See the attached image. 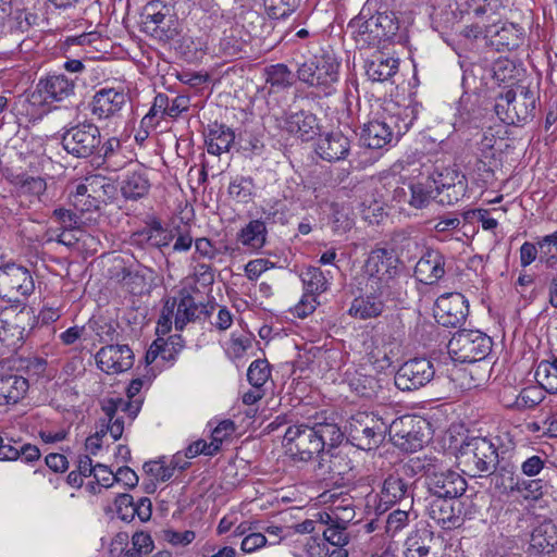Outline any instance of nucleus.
Masks as SVG:
<instances>
[{
	"label": "nucleus",
	"instance_id": "nucleus-51",
	"mask_svg": "<svg viewBox=\"0 0 557 557\" xmlns=\"http://www.w3.org/2000/svg\"><path fill=\"white\" fill-rule=\"evenodd\" d=\"M394 444L401 450L413 453L423 446V438L416 431H400L393 436Z\"/></svg>",
	"mask_w": 557,
	"mask_h": 557
},
{
	"label": "nucleus",
	"instance_id": "nucleus-39",
	"mask_svg": "<svg viewBox=\"0 0 557 557\" xmlns=\"http://www.w3.org/2000/svg\"><path fill=\"white\" fill-rule=\"evenodd\" d=\"M234 140L235 134L230 127L215 123L209 128L206 137L208 153L220 156L230 150Z\"/></svg>",
	"mask_w": 557,
	"mask_h": 557
},
{
	"label": "nucleus",
	"instance_id": "nucleus-57",
	"mask_svg": "<svg viewBox=\"0 0 557 557\" xmlns=\"http://www.w3.org/2000/svg\"><path fill=\"white\" fill-rule=\"evenodd\" d=\"M347 527L342 523H333L322 531L323 537L333 546H344L348 543Z\"/></svg>",
	"mask_w": 557,
	"mask_h": 557
},
{
	"label": "nucleus",
	"instance_id": "nucleus-30",
	"mask_svg": "<svg viewBox=\"0 0 557 557\" xmlns=\"http://www.w3.org/2000/svg\"><path fill=\"white\" fill-rule=\"evenodd\" d=\"M315 151L329 162L344 160L350 151V140L339 131L330 132L321 135Z\"/></svg>",
	"mask_w": 557,
	"mask_h": 557
},
{
	"label": "nucleus",
	"instance_id": "nucleus-49",
	"mask_svg": "<svg viewBox=\"0 0 557 557\" xmlns=\"http://www.w3.org/2000/svg\"><path fill=\"white\" fill-rule=\"evenodd\" d=\"M177 297H170L164 301L161 315L157 323V334L165 335L172 329V323L175 321V313L177 310Z\"/></svg>",
	"mask_w": 557,
	"mask_h": 557
},
{
	"label": "nucleus",
	"instance_id": "nucleus-32",
	"mask_svg": "<svg viewBox=\"0 0 557 557\" xmlns=\"http://www.w3.org/2000/svg\"><path fill=\"white\" fill-rule=\"evenodd\" d=\"M318 469L321 471L320 474H327L330 479H344L354 469V463L348 454L339 449L335 453H323Z\"/></svg>",
	"mask_w": 557,
	"mask_h": 557
},
{
	"label": "nucleus",
	"instance_id": "nucleus-61",
	"mask_svg": "<svg viewBox=\"0 0 557 557\" xmlns=\"http://www.w3.org/2000/svg\"><path fill=\"white\" fill-rule=\"evenodd\" d=\"M547 462V458H542L537 455H533L528 457L521 463V472L527 476H535L541 473V471L545 468Z\"/></svg>",
	"mask_w": 557,
	"mask_h": 557
},
{
	"label": "nucleus",
	"instance_id": "nucleus-21",
	"mask_svg": "<svg viewBox=\"0 0 557 557\" xmlns=\"http://www.w3.org/2000/svg\"><path fill=\"white\" fill-rule=\"evenodd\" d=\"M76 78L69 77L63 73H53L38 81L36 92L45 103L49 104L65 101L74 96Z\"/></svg>",
	"mask_w": 557,
	"mask_h": 557
},
{
	"label": "nucleus",
	"instance_id": "nucleus-5",
	"mask_svg": "<svg viewBox=\"0 0 557 557\" xmlns=\"http://www.w3.org/2000/svg\"><path fill=\"white\" fill-rule=\"evenodd\" d=\"M387 423L372 412H357L347 421L348 442L361 450L377 448L384 441Z\"/></svg>",
	"mask_w": 557,
	"mask_h": 557
},
{
	"label": "nucleus",
	"instance_id": "nucleus-63",
	"mask_svg": "<svg viewBox=\"0 0 557 557\" xmlns=\"http://www.w3.org/2000/svg\"><path fill=\"white\" fill-rule=\"evenodd\" d=\"M52 216L61 224V227L78 228L79 218L69 209L57 208L53 210Z\"/></svg>",
	"mask_w": 557,
	"mask_h": 557
},
{
	"label": "nucleus",
	"instance_id": "nucleus-47",
	"mask_svg": "<svg viewBox=\"0 0 557 557\" xmlns=\"http://www.w3.org/2000/svg\"><path fill=\"white\" fill-rule=\"evenodd\" d=\"M253 180L249 176H238L231 182L228 186V195L239 201L248 202L253 194Z\"/></svg>",
	"mask_w": 557,
	"mask_h": 557
},
{
	"label": "nucleus",
	"instance_id": "nucleus-48",
	"mask_svg": "<svg viewBox=\"0 0 557 557\" xmlns=\"http://www.w3.org/2000/svg\"><path fill=\"white\" fill-rule=\"evenodd\" d=\"M271 375L268 360L257 359L251 362L247 371V379L255 388H261Z\"/></svg>",
	"mask_w": 557,
	"mask_h": 557
},
{
	"label": "nucleus",
	"instance_id": "nucleus-31",
	"mask_svg": "<svg viewBox=\"0 0 557 557\" xmlns=\"http://www.w3.org/2000/svg\"><path fill=\"white\" fill-rule=\"evenodd\" d=\"M409 189V206L414 209H424L431 201L437 198L436 191L437 180L436 172L422 177L417 181H412L408 184Z\"/></svg>",
	"mask_w": 557,
	"mask_h": 557
},
{
	"label": "nucleus",
	"instance_id": "nucleus-42",
	"mask_svg": "<svg viewBox=\"0 0 557 557\" xmlns=\"http://www.w3.org/2000/svg\"><path fill=\"white\" fill-rule=\"evenodd\" d=\"M544 398V389L540 385H531L522 388L515 397L513 403L508 406L518 410L532 409L540 405Z\"/></svg>",
	"mask_w": 557,
	"mask_h": 557
},
{
	"label": "nucleus",
	"instance_id": "nucleus-46",
	"mask_svg": "<svg viewBox=\"0 0 557 557\" xmlns=\"http://www.w3.org/2000/svg\"><path fill=\"white\" fill-rule=\"evenodd\" d=\"M294 75L287 65L278 63L267 69V83L272 88L284 89L293 84Z\"/></svg>",
	"mask_w": 557,
	"mask_h": 557
},
{
	"label": "nucleus",
	"instance_id": "nucleus-1",
	"mask_svg": "<svg viewBox=\"0 0 557 557\" xmlns=\"http://www.w3.org/2000/svg\"><path fill=\"white\" fill-rule=\"evenodd\" d=\"M406 474H423L429 497L461 498L467 491V481L449 469L443 453H430L412 457L403 467Z\"/></svg>",
	"mask_w": 557,
	"mask_h": 557
},
{
	"label": "nucleus",
	"instance_id": "nucleus-6",
	"mask_svg": "<svg viewBox=\"0 0 557 557\" xmlns=\"http://www.w3.org/2000/svg\"><path fill=\"white\" fill-rule=\"evenodd\" d=\"M354 39L358 47L376 46L392 39L398 32V22L393 13H377L368 20L356 17L350 21Z\"/></svg>",
	"mask_w": 557,
	"mask_h": 557
},
{
	"label": "nucleus",
	"instance_id": "nucleus-45",
	"mask_svg": "<svg viewBox=\"0 0 557 557\" xmlns=\"http://www.w3.org/2000/svg\"><path fill=\"white\" fill-rule=\"evenodd\" d=\"M300 0H263L269 17L284 20L292 15L299 7Z\"/></svg>",
	"mask_w": 557,
	"mask_h": 557
},
{
	"label": "nucleus",
	"instance_id": "nucleus-20",
	"mask_svg": "<svg viewBox=\"0 0 557 557\" xmlns=\"http://www.w3.org/2000/svg\"><path fill=\"white\" fill-rule=\"evenodd\" d=\"M106 178L99 175L86 177L83 183L76 185L71 194L72 205L82 212L98 210L103 201Z\"/></svg>",
	"mask_w": 557,
	"mask_h": 557
},
{
	"label": "nucleus",
	"instance_id": "nucleus-12",
	"mask_svg": "<svg viewBox=\"0 0 557 557\" xmlns=\"http://www.w3.org/2000/svg\"><path fill=\"white\" fill-rule=\"evenodd\" d=\"M35 288L33 276L25 267L8 263L0 267V297L18 302L29 296Z\"/></svg>",
	"mask_w": 557,
	"mask_h": 557
},
{
	"label": "nucleus",
	"instance_id": "nucleus-29",
	"mask_svg": "<svg viewBox=\"0 0 557 557\" xmlns=\"http://www.w3.org/2000/svg\"><path fill=\"white\" fill-rule=\"evenodd\" d=\"M445 274V258L434 249L426 250L414 267V276L423 284L431 285Z\"/></svg>",
	"mask_w": 557,
	"mask_h": 557
},
{
	"label": "nucleus",
	"instance_id": "nucleus-64",
	"mask_svg": "<svg viewBox=\"0 0 557 557\" xmlns=\"http://www.w3.org/2000/svg\"><path fill=\"white\" fill-rule=\"evenodd\" d=\"M267 544V537L261 533H251L244 537L240 548L245 553H253Z\"/></svg>",
	"mask_w": 557,
	"mask_h": 557
},
{
	"label": "nucleus",
	"instance_id": "nucleus-8",
	"mask_svg": "<svg viewBox=\"0 0 557 557\" xmlns=\"http://www.w3.org/2000/svg\"><path fill=\"white\" fill-rule=\"evenodd\" d=\"M141 30L162 42L174 39L178 33L171 5L161 0L147 2L141 12Z\"/></svg>",
	"mask_w": 557,
	"mask_h": 557
},
{
	"label": "nucleus",
	"instance_id": "nucleus-59",
	"mask_svg": "<svg viewBox=\"0 0 557 557\" xmlns=\"http://www.w3.org/2000/svg\"><path fill=\"white\" fill-rule=\"evenodd\" d=\"M165 350H169V343H165L161 337L157 338L146 352V363H152L159 356L166 361L174 360L173 352L165 355Z\"/></svg>",
	"mask_w": 557,
	"mask_h": 557
},
{
	"label": "nucleus",
	"instance_id": "nucleus-14",
	"mask_svg": "<svg viewBox=\"0 0 557 557\" xmlns=\"http://www.w3.org/2000/svg\"><path fill=\"white\" fill-rule=\"evenodd\" d=\"M426 511L430 519L444 530L462 525L468 515L461 498L429 497Z\"/></svg>",
	"mask_w": 557,
	"mask_h": 557
},
{
	"label": "nucleus",
	"instance_id": "nucleus-18",
	"mask_svg": "<svg viewBox=\"0 0 557 557\" xmlns=\"http://www.w3.org/2000/svg\"><path fill=\"white\" fill-rule=\"evenodd\" d=\"M404 546L405 557H442V540L428 525L412 530Z\"/></svg>",
	"mask_w": 557,
	"mask_h": 557
},
{
	"label": "nucleus",
	"instance_id": "nucleus-33",
	"mask_svg": "<svg viewBox=\"0 0 557 557\" xmlns=\"http://www.w3.org/2000/svg\"><path fill=\"white\" fill-rule=\"evenodd\" d=\"M29 388L28 381L14 373L0 375V406L14 405L24 398Z\"/></svg>",
	"mask_w": 557,
	"mask_h": 557
},
{
	"label": "nucleus",
	"instance_id": "nucleus-38",
	"mask_svg": "<svg viewBox=\"0 0 557 557\" xmlns=\"http://www.w3.org/2000/svg\"><path fill=\"white\" fill-rule=\"evenodd\" d=\"M150 180L145 169L128 171L121 184V193L124 198L137 200L148 195Z\"/></svg>",
	"mask_w": 557,
	"mask_h": 557
},
{
	"label": "nucleus",
	"instance_id": "nucleus-22",
	"mask_svg": "<svg viewBox=\"0 0 557 557\" xmlns=\"http://www.w3.org/2000/svg\"><path fill=\"white\" fill-rule=\"evenodd\" d=\"M379 497V504L375 508L376 512L383 513L392 506L410 500L412 505L413 494L411 485L400 475L398 471L389 473L383 481Z\"/></svg>",
	"mask_w": 557,
	"mask_h": 557
},
{
	"label": "nucleus",
	"instance_id": "nucleus-16",
	"mask_svg": "<svg viewBox=\"0 0 557 557\" xmlns=\"http://www.w3.org/2000/svg\"><path fill=\"white\" fill-rule=\"evenodd\" d=\"M469 313V305L460 293H447L441 295L435 301L436 321L446 327H456L466 321Z\"/></svg>",
	"mask_w": 557,
	"mask_h": 557
},
{
	"label": "nucleus",
	"instance_id": "nucleus-11",
	"mask_svg": "<svg viewBox=\"0 0 557 557\" xmlns=\"http://www.w3.org/2000/svg\"><path fill=\"white\" fill-rule=\"evenodd\" d=\"M412 121L405 122L396 114L384 116L366 123L361 129L360 140L371 149H381L396 136L404 135Z\"/></svg>",
	"mask_w": 557,
	"mask_h": 557
},
{
	"label": "nucleus",
	"instance_id": "nucleus-41",
	"mask_svg": "<svg viewBox=\"0 0 557 557\" xmlns=\"http://www.w3.org/2000/svg\"><path fill=\"white\" fill-rule=\"evenodd\" d=\"M535 380L549 394H557V357L542 360L535 370Z\"/></svg>",
	"mask_w": 557,
	"mask_h": 557
},
{
	"label": "nucleus",
	"instance_id": "nucleus-19",
	"mask_svg": "<svg viewBox=\"0 0 557 557\" xmlns=\"http://www.w3.org/2000/svg\"><path fill=\"white\" fill-rule=\"evenodd\" d=\"M484 28V39L497 51L513 50L522 42V28L512 23L499 25V21L492 16Z\"/></svg>",
	"mask_w": 557,
	"mask_h": 557
},
{
	"label": "nucleus",
	"instance_id": "nucleus-56",
	"mask_svg": "<svg viewBox=\"0 0 557 557\" xmlns=\"http://www.w3.org/2000/svg\"><path fill=\"white\" fill-rule=\"evenodd\" d=\"M134 498L129 494H120L116 496L114 505L119 518L123 521L131 522L136 513L134 509Z\"/></svg>",
	"mask_w": 557,
	"mask_h": 557
},
{
	"label": "nucleus",
	"instance_id": "nucleus-54",
	"mask_svg": "<svg viewBox=\"0 0 557 557\" xmlns=\"http://www.w3.org/2000/svg\"><path fill=\"white\" fill-rule=\"evenodd\" d=\"M144 470L157 481L166 482L173 476V467L169 466L165 457L152 460L144 465Z\"/></svg>",
	"mask_w": 557,
	"mask_h": 557
},
{
	"label": "nucleus",
	"instance_id": "nucleus-35",
	"mask_svg": "<svg viewBox=\"0 0 557 557\" xmlns=\"http://www.w3.org/2000/svg\"><path fill=\"white\" fill-rule=\"evenodd\" d=\"M397 59L386 57L383 53H375L366 63V74L372 82H385L392 78L398 71Z\"/></svg>",
	"mask_w": 557,
	"mask_h": 557
},
{
	"label": "nucleus",
	"instance_id": "nucleus-27",
	"mask_svg": "<svg viewBox=\"0 0 557 557\" xmlns=\"http://www.w3.org/2000/svg\"><path fill=\"white\" fill-rule=\"evenodd\" d=\"M28 312L13 308L0 310V342L8 347H16L23 342L25 326L23 323Z\"/></svg>",
	"mask_w": 557,
	"mask_h": 557
},
{
	"label": "nucleus",
	"instance_id": "nucleus-40",
	"mask_svg": "<svg viewBox=\"0 0 557 557\" xmlns=\"http://www.w3.org/2000/svg\"><path fill=\"white\" fill-rule=\"evenodd\" d=\"M267 226L261 220H252L238 233V240L251 249H261L267 240Z\"/></svg>",
	"mask_w": 557,
	"mask_h": 557
},
{
	"label": "nucleus",
	"instance_id": "nucleus-52",
	"mask_svg": "<svg viewBox=\"0 0 557 557\" xmlns=\"http://www.w3.org/2000/svg\"><path fill=\"white\" fill-rule=\"evenodd\" d=\"M16 185L24 194L32 196H41L47 189L46 181L40 176H30L27 174L16 176Z\"/></svg>",
	"mask_w": 557,
	"mask_h": 557
},
{
	"label": "nucleus",
	"instance_id": "nucleus-36",
	"mask_svg": "<svg viewBox=\"0 0 557 557\" xmlns=\"http://www.w3.org/2000/svg\"><path fill=\"white\" fill-rule=\"evenodd\" d=\"M530 546L539 554H549L557 549V524L546 520L531 534Z\"/></svg>",
	"mask_w": 557,
	"mask_h": 557
},
{
	"label": "nucleus",
	"instance_id": "nucleus-3",
	"mask_svg": "<svg viewBox=\"0 0 557 557\" xmlns=\"http://www.w3.org/2000/svg\"><path fill=\"white\" fill-rule=\"evenodd\" d=\"M339 62L331 52H322L297 64V78L307 86L315 88L325 97L336 91Z\"/></svg>",
	"mask_w": 557,
	"mask_h": 557
},
{
	"label": "nucleus",
	"instance_id": "nucleus-37",
	"mask_svg": "<svg viewBox=\"0 0 557 557\" xmlns=\"http://www.w3.org/2000/svg\"><path fill=\"white\" fill-rule=\"evenodd\" d=\"M456 177L448 171L446 174L436 172L438 187L436 195L441 205L451 206L465 196L466 185L462 181L455 182Z\"/></svg>",
	"mask_w": 557,
	"mask_h": 557
},
{
	"label": "nucleus",
	"instance_id": "nucleus-60",
	"mask_svg": "<svg viewBox=\"0 0 557 557\" xmlns=\"http://www.w3.org/2000/svg\"><path fill=\"white\" fill-rule=\"evenodd\" d=\"M354 226V220L349 214L339 209H335L332 215V230L336 234H345Z\"/></svg>",
	"mask_w": 557,
	"mask_h": 557
},
{
	"label": "nucleus",
	"instance_id": "nucleus-43",
	"mask_svg": "<svg viewBox=\"0 0 557 557\" xmlns=\"http://www.w3.org/2000/svg\"><path fill=\"white\" fill-rule=\"evenodd\" d=\"M513 481V479H511ZM546 483L543 479H520L517 478L509 486L511 492L519 493L525 499L536 500L543 496Z\"/></svg>",
	"mask_w": 557,
	"mask_h": 557
},
{
	"label": "nucleus",
	"instance_id": "nucleus-50",
	"mask_svg": "<svg viewBox=\"0 0 557 557\" xmlns=\"http://www.w3.org/2000/svg\"><path fill=\"white\" fill-rule=\"evenodd\" d=\"M540 261L547 267L557 263V236L548 234L537 239Z\"/></svg>",
	"mask_w": 557,
	"mask_h": 557
},
{
	"label": "nucleus",
	"instance_id": "nucleus-62",
	"mask_svg": "<svg viewBox=\"0 0 557 557\" xmlns=\"http://www.w3.org/2000/svg\"><path fill=\"white\" fill-rule=\"evenodd\" d=\"M273 265L274 264L267 259L251 260L245 265V273L249 281H257L263 272L273 268Z\"/></svg>",
	"mask_w": 557,
	"mask_h": 557
},
{
	"label": "nucleus",
	"instance_id": "nucleus-15",
	"mask_svg": "<svg viewBox=\"0 0 557 557\" xmlns=\"http://www.w3.org/2000/svg\"><path fill=\"white\" fill-rule=\"evenodd\" d=\"M435 375L433 363L426 358H412L397 370L394 381L398 389L417 391L429 384Z\"/></svg>",
	"mask_w": 557,
	"mask_h": 557
},
{
	"label": "nucleus",
	"instance_id": "nucleus-2",
	"mask_svg": "<svg viewBox=\"0 0 557 557\" xmlns=\"http://www.w3.org/2000/svg\"><path fill=\"white\" fill-rule=\"evenodd\" d=\"M399 258L392 249H372L364 263V273L368 276L367 287L376 288L385 298L406 296L399 281Z\"/></svg>",
	"mask_w": 557,
	"mask_h": 557
},
{
	"label": "nucleus",
	"instance_id": "nucleus-9",
	"mask_svg": "<svg viewBox=\"0 0 557 557\" xmlns=\"http://www.w3.org/2000/svg\"><path fill=\"white\" fill-rule=\"evenodd\" d=\"M283 446L294 461L308 462L314 456L323 454L317 432L308 423L288 426L283 437Z\"/></svg>",
	"mask_w": 557,
	"mask_h": 557
},
{
	"label": "nucleus",
	"instance_id": "nucleus-24",
	"mask_svg": "<svg viewBox=\"0 0 557 557\" xmlns=\"http://www.w3.org/2000/svg\"><path fill=\"white\" fill-rule=\"evenodd\" d=\"M126 101L127 94L123 89L101 88L92 96L90 113L98 121L113 119L120 114Z\"/></svg>",
	"mask_w": 557,
	"mask_h": 557
},
{
	"label": "nucleus",
	"instance_id": "nucleus-13",
	"mask_svg": "<svg viewBox=\"0 0 557 557\" xmlns=\"http://www.w3.org/2000/svg\"><path fill=\"white\" fill-rule=\"evenodd\" d=\"M536 98L534 94L522 87L520 92L508 90L505 95L500 96L499 102L496 103V112L505 110L506 117L504 119L509 124L522 125L532 120L535 111Z\"/></svg>",
	"mask_w": 557,
	"mask_h": 557
},
{
	"label": "nucleus",
	"instance_id": "nucleus-4",
	"mask_svg": "<svg viewBox=\"0 0 557 557\" xmlns=\"http://www.w3.org/2000/svg\"><path fill=\"white\" fill-rule=\"evenodd\" d=\"M458 465L471 476L492 473L498 463L495 445L486 437H471L459 449Z\"/></svg>",
	"mask_w": 557,
	"mask_h": 557
},
{
	"label": "nucleus",
	"instance_id": "nucleus-25",
	"mask_svg": "<svg viewBox=\"0 0 557 557\" xmlns=\"http://www.w3.org/2000/svg\"><path fill=\"white\" fill-rule=\"evenodd\" d=\"M98 368L107 374L129 370L134 364V354L127 345H108L96 354Z\"/></svg>",
	"mask_w": 557,
	"mask_h": 557
},
{
	"label": "nucleus",
	"instance_id": "nucleus-23",
	"mask_svg": "<svg viewBox=\"0 0 557 557\" xmlns=\"http://www.w3.org/2000/svg\"><path fill=\"white\" fill-rule=\"evenodd\" d=\"M176 297L178 308L174 324L178 331L184 330L189 322L209 318L216 307L215 304L197 302L187 288L180 289Z\"/></svg>",
	"mask_w": 557,
	"mask_h": 557
},
{
	"label": "nucleus",
	"instance_id": "nucleus-55",
	"mask_svg": "<svg viewBox=\"0 0 557 557\" xmlns=\"http://www.w3.org/2000/svg\"><path fill=\"white\" fill-rule=\"evenodd\" d=\"M410 510L396 509L386 519L385 530L389 536H395L409 523Z\"/></svg>",
	"mask_w": 557,
	"mask_h": 557
},
{
	"label": "nucleus",
	"instance_id": "nucleus-58",
	"mask_svg": "<svg viewBox=\"0 0 557 557\" xmlns=\"http://www.w3.org/2000/svg\"><path fill=\"white\" fill-rule=\"evenodd\" d=\"M331 510L334 515L336 523L342 525H348V523L355 518V508L351 503V498H344L341 504L333 505Z\"/></svg>",
	"mask_w": 557,
	"mask_h": 557
},
{
	"label": "nucleus",
	"instance_id": "nucleus-44",
	"mask_svg": "<svg viewBox=\"0 0 557 557\" xmlns=\"http://www.w3.org/2000/svg\"><path fill=\"white\" fill-rule=\"evenodd\" d=\"M301 280L306 290L312 296L324 293L329 286V280L317 267L307 268L301 274Z\"/></svg>",
	"mask_w": 557,
	"mask_h": 557
},
{
	"label": "nucleus",
	"instance_id": "nucleus-10",
	"mask_svg": "<svg viewBox=\"0 0 557 557\" xmlns=\"http://www.w3.org/2000/svg\"><path fill=\"white\" fill-rule=\"evenodd\" d=\"M61 144L69 154L76 158H88L100 147V129L91 122L78 123L64 131Z\"/></svg>",
	"mask_w": 557,
	"mask_h": 557
},
{
	"label": "nucleus",
	"instance_id": "nucleus-26",
	"mask_svg": "<svg viewBox=\"0 0 557 557\" xmlns=\"http://www.w3.org/2000/svg\"><path fill=\"white\" fill-rule=\"evenodd\" d=\"M277 122L281 129L302 141H309L319 134L318 119L309 111L284 113L282 117L277 119Z\"/></svg>",
	"mask_w": 557,
	"mask_h": 557
},
{
	"label": "nucleus",
	"instance_id": "nucleus-28",
	"mask_svg": "<svg viewBox=\"0 0 557 557\" xmlns=\"http://www.w3.org/2000/svg\"><path fill=\"white\" fill-rule=\"evenodd\" d=\"M406 335V326L399 313L386 318V327L382 333L381 343L384 348L383 360L392 364L393 359L398 355Z\"/></svg>",
	"mask_w": 557,
	"mask_h": 557
},
{
	"label": "nucleus",
	"instance_id": "nucleus-53",
	"mask_svg": "<svg viewBox=\"0 0 557 557\" xmlns=\"http://www.w3.org/2000/svg\"><path fill=\"white\" fill-rule=\"evenodd\" d=\"M467 10L472 11L476 16L486 15V21L498 14L502 8L500 0H467Z\"/></svg>",
	"mask_w": 557,
	"mask_h": 557
},
{
	"label": "nucleus",
	"instance_id": "nucleus-34",
	"mask_svg": "<svg viewBox=\"0 0 557 557\" xmlns=\"http://www.w3.org/2000/svg\"><path fill=\"white\" fill-rule=\"evenodd\" d=\"M310 426L313 432H317L322 449H324L325 446L335 447L339 445L346 435V430L342 431L336 422V418L333 416L323 418L317 417Z\"/></svg>",
	"mask_w": 557,
	"mask_h": 557
},
{
	"label": "nucleus",
	"instance_id": "nucleus-17",
	"mask_svg": "<svg viewBox=\"0 0 557 557\" xmlns=\"http://www.w3.org/2000/svg\"><path fill=\"white\" fill-rule=\"evenodd\" d=\"M368 289L369 293L367 295L352 300L348 310L351 317L360 320L376 318L383 313L386 306L396 307L405 300V296L385 298L376 288L368 287Z\"/></svg>",
	"mask_w": 557,
	"mask_h": 557
},
{
	"label": "nucleus",
	"instance_id": "nucleus-7",
	"mask_svg": "<svg viewBox=\"0 0 557 557\" xmlns=\"http://www.w3.org/2000/svg\"><path fill=\"white\" fill-rule=\"evenodd\" d=\"M490 336L479 330H459L449 339L447 349L456 362H476L485 359L492 351Z\"/></svg>",
	"mask_w": 557,
	"mask_h": 557
}]
</instances>
